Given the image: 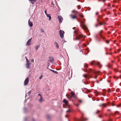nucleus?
I'll use <instances>...</instances> for the list:
<instances>
[{"label": "nucleus", "instance_id": "f257e3e1", "mask_svg": "<svg viewBox=\"0 0 121 121\" xmlns=\"http://www.w3.org/2000/svg\"><path fill=\"white\" fill-rule=\"evenodd\" d=\"M77 20L78 22H80V23L81 24L80 26L86 32H88V30L87 29V28L85 24L84 19H82L80 21H79V20Z\"/></svg>", "mask_w": 121, "mask_h": 121}, {"label": "nucleus", "instance_id": "f03ea898", "mask_svg": "<svg viewBox=\"0 0 121 121\" xmlns=\"http://www.w3.org/2000/svg\"><path fill=\"white\" fill-rule=\"evenodd\" d=\"M85 71H87L89 73H90L91 72H92V73L95 75V76H94V78H96L97 77V74L99 73V71H98V72H96L95 71V70H92L91 69H89V70L88 71L87 70H84Z\"/></svg>", "mask_w": 121, "mask_h": 121}, {"label": "nucleus", "instance_id": "7ed1b4c3", "mask_svg": "<svg viewBox=\"0 0 121 121\" xmlns=\"http://www.w3.org/2000/svg\"><path fill=\"white\" fill-rule=\"evenodd\" d=\"M74 33L75 34V37L76 40H79L83 37V36L82 35L78 34L75 30H74Z\"/></svg>", "mask_w": 121, "mask_h": 121}, {"label": "nucleus", "instance_id": "20e7f679", "mask_svg": "<svg viewBox=\"0 0 121 121\" xmlns=\"http://www.w3.org/2000/svg\"><path fill=\"white\" fill-rule=\"evenodd\" d=\"M90 64L91 65H98L100 68L101 67V66L100 63L98 62H95L94 61H91Z\"/></svg>", "mask_w": 121, "mask_h": 121}, {"label": "nucleus", "instance_id": "39448f33", "mask_svg": "<svg viewBox=\"0 0 121 121\" xmlns=\"http://www.w3.org/2000/svg\"><path fill=\"white\" fill-rule=\"evenodd\" d=\"M64 32L61 30L59 31V33L60 37L62 39H63L64 36Z\"/></svg>", "mask_w": 121, "mask_h": 121}, {"label": "nucleus", "instance_id": "423d86ee", "mask_svg": "<svg viewBox=\"0 0 121 121\" xmlns=\"http://www.w3.org/2000/svg\"><path fill=\"white\" fill-rule=\"evenodd\" d=\"M97 21L98 22L99 25L100 26L102 25H105L106 24L104 22V21L101 22L100 21L99 19H97Z\"/></svg>", "mask_w": 121, "mask_h": 121}, {"label": "nucleus", "instance_id": "0eeeda50", "mask_svg": "<svg viewBox=\"0 0 121 121\" xmlns=\"http://www.w3.org/2000/svg\"><path fill=\"white\" fill-rule=\"evenodd\" d=\"M29 81V78H26L25 79V81H24V85L26 86V85L27 84H28Z\"/></svg>", "mask_w": 121, "mask_h": 121}, {"label": "nucleus", "instance_id": "6e6552de", "mask_svg": "<svg viewBox=\"0 0 121 121\" xmlns=\"http://www.w3.org/2000/svg\"><path fill=\"white\" fill-rule=\"evenodd\" d=\"M58 18L59 22L61 23L62 22V21L63 20V17L60 15L58 16Z\"/></svg>", "mask_w": 121, "mask_h": 121}, {"label": "nucleus", "instance_id": "1a4fd4ad", "mask_svg": "<svg viewBox=\"0 0 121 121\" xmlns=\"http://www.w3.org/2000/svg\"><path fill=\"white\" fill-rule=\"evenodd\" d=\"M102 31H103L102 30H101V31H100L99 32V34L100 37H101V38L104 39H105V37H103V36L101 34L102 33Z\"/></svg>", "mask_w": 121, "mask_h": 121}, {"label": "nucleus", "instance_id": "9d476101", "mask_svg": "<svg viewBox=\"0 0 121 121\" xmlns=\"http://www.w3.org/2000/svg\"><path fill=\"white\" fill-rule=\"evenodd\" d=\"M54 61V59L53 57L52 56H50L49 57V61L51 62L52 63Z\"/></svg>", "mask_w": 121, "mask_h": 121}, {"label": "nucleus", "instance_id": "9b49d317", "mask_svg": "<svg viewBox=\"0 0 121 121\" xmlns=\"http://www.w3.org/2000/svg\"><path fill=\"white\" fill-rule=\"evenodd\" d=\"M63 102L65 103L67 106H68V101L65 99H64L63 100Z\"/></svg>", "mask_w": 121, "mask_h": 121}, {"label": "nucleus", "instance_id": "f8f14e48", "mask_svg": "<svg viewBox=\"0 0 121 121\" xmlns=\"http://www.w3.org/2000/svg\"><path fill=\"white\" fill-rule=\"evenodd\" d=\"M31 63H27L26 64V67L27 69L30 68L31 66L30 65H31Z\"/></svg>", "mask_w": 121, "mask_h": 121}, {"label": "nucleus", "instance_id": "ddd939ff", "mask_svg": "<svg viewBox=\"0 0 121 121\" xmlns=\"http://www.w3.org/2000/svg\"><path fill=\"white\" fill-rule=\"evenodd\" d=\"M32 38L29 39L27 42L26 45L27 46L29 45L31 43Z\"/></svg>", "mask_w": 121, "mask_h": 121}, {"label": "nucleus", "instance_id": "4468645a", "mask_svg": "<svg viewBox=\"0 0 121 121\" xmlns=\"http://www.w3.org/2000/svg\"><path fill=\"white\" fill-rule=\"evenodd\" d=\"M28 24L30 27H32L33 25V24L30 21V19H29L28 21Z\"/></svg>", "mask_w": 121, "mask_h": 121}, {"label": "nucleus", "instance_id": "2eb2a0df", "mask_svg": "<svg viewBox=\"0 0 121 121\" xmlns=\"http://www.w3.org/2000/svg\"><path fill=\"white\" fill-rule=\"evenodd\" d=\"M87 120V119H86L84 118L83 116L80 119L81 121H85Z\"/></svg>", "mask_w": 121, "mask_h": 121}, {"label": "nucleus", "instance_id": "dca6fc26", "mask_svg": "<svg viewBox=\"0 0 121 121\" xmlns=\"http://www.w3.org/2000/svg\"><path fill=\"white\" fill-rule=\"evenodd\" d=\"M54 44L55 46L57 48H59L58 44L56 41L55 43Z\"/></svg>", "mask_w": 121, "mask_h": 121}, {"label": "nucleus", "instance_id": "f3484780", "mask_svg": "<svg viewBox=\"0 0 121 121\" xmlns=\"http://www.w3.org/2000/svg\"><path fill=\"white\" fill-rule=\"evenodd\" d=\"M70 16L73 19H75L76 18V16L74 15H71Z\"/></svg>", "mask_w": 121, "mask_h": 121}, {"label": "nucleus", "instance_id": "a211bd4d", "mask_svg": "<svg viewBox=\"0 0 121 121\" xmlns=\"http://www.w3.org/2000/svg\"><path fill=\"white\" fill-rule=\"evenodd\" d=\"M47 16V17L49 18V20H50L51 19V17L50 16V15L49 14H47L46 15Z\"/></svg>", "mask_w": 121, "mask_h": 121}, {"label": "nucleus", "instance_id": "6ab92c4d", "mask_svg": "<svg viewBox=\"0 0 121 121\" xmlns=\"http://www.w3.org/2000/svg\"><path fill=\"white\" fill-rule=\"evenodd\" d=\"M29 0L32 4H33L36 1L35 0Z\"/></svg>", "mask_w": 121, "mask_h": 121}, {"label": "nucleus", "instance_id": "aec40b11", "mask_svg": "<svg viewBox=\"0 0 121 121\" xmlns=\"http://www.w3.org/2000/svg\"><path fill=\"white\" fill-rule=\"evenodd\" d=\"M102 105L104 107H106L107 106V104L105 103H102Z\"/></svg>", "mask_w": 121, "mask_h": 121}, {"label": "nucleus", "instance_id": "412c9836", "mask_svg": "<svg viewBox=\"0 0 121 121\" xmlns=\"http://www.w3.org/2000/svg\"><path fill=\"white\" fill-rule=\"evenodd\" d=\"M39 102H42L43 101V98L42 96H41V97H40V98L39 99Z\"/></svg>", "mask_w": 121, "mask_h": 121}, {"label": "nucleus", "instance_id": "4be33fe9", "mask_svg": "<svg viewBox=\"0 0 121 121\" xmlns=\"http://www.w3.org/2000/svg\"><path fill=\"white\" fill-rule=\"evenodd\" d=\"M71 110L70 109H69L68 110L66 111V112L67 113H68L71 112Z\"/></svg>", "mask_w": 121, "mask_h": 121}, {"label": "nucleus", "instance_id": "5701e85b", "mask_svg": "<svg viewBox=\"0 0 121 121\" xmlns=\"http://www.w3.org/2000/svg\"><path fill=\"white\" fill-rule=\"evenodd\" d=\"M47 118L48 120L50 119V116L49 115H47Z\"/></svg>", "mask_w": 121, "mask_h": 121}, {"label": "nucleus", "instance_id": "b1692460", "mask_svg": "<svg viewBox=\"0 0 121 121\" xmlns=\"http://www.w3.org/2000/svg\"><path fill=\"white\" fill-rule=\"evenodd\" d=\"M39 47V46H36L35 47V48L36 50H37Z\"/></svg>", "mask_w": 121, "mask_h": 121}, {"label": "nucleus", "instance_id": "393cba45", "mask_svg": "<svg viewBox=\"0 0 121 121\" xmlns=\"http://www.w3.org/2000/svg\"><path fill=\"white\" fill-rule=\"evenodd\" d=\"M84 66L86 68H87L88 67V66L86 64H85L84 65Z\"/></svg>", "mask_w": 121, "mask_h": 121}, {"label": "nucleus", "instance_id": "a878e982", "mask_svg": "<svg viewBox=\"0 0 121 121\" xmlns=\"http://www.w3.org/2000/svg\"><path fill=\"white\" fill-rule=\"evenodd\" d=\"M71 94L72 96H73L74 93L72 91L71 92Z\"/></svg>", "mask_w": 121, "mask_h": 121}, {"label": "nucleus", "instance_id": "bb28decb", "mask_svg": "<svg viewBox=\"0 0 121 121\" xmlns=\"http://www.w3.org/2000/svg\"><path fill=\"white\" fill-rule=\"evenodd\" d=\"M112 66V65H111L109 64L108 66V67L109 68H111Z\"/></svg>", "mask_w": 121, "mask_h": 121}, {"label": "nucleus", "instance_id": "cd10ccee", "mask_svg": "<svg viewBox=\"0 0 121 121\" xmlns=\"http://www.w3.org/2000/svg\"><path fill=\"white\" fill-rule=\"evenodd\" d=\"M98 0L99 2L101 1L103 2H104L105 1V0Z\"/></svg>", "mask_w": 121, "mask_h": 121}, {"label": "nucleus", "instance_id": "c85d7f7f", "mask_svg": "<svg viewBox=\"0 0 121 121\" xmlns=\"http://www.w3.org/2000/svg\"><path fill=\"white\" fill-rule=\"evenodd\" d=\"M27 119V117H25L24 118V121H26Z\"/></svg>", "mask_w": 121, "mask_h": 121}, {"label": "nucleus", "instance_id": "c756f323", "mask_svg": "<svg viewBox=\"0 0 121 121\" xmlns=\"http://www.w3.org/2000/svg\"><path fill=\"white\" fill-rule=\"evenodd\" d=\"M24 110V112H26V111L27 110V108H23Z\"/></svg>", "mask_w": 121, "mask_h": 121}, {"label": "nucleus", "instance_id": "7c9ffc66", "mask_svg": "<svg viewBox=\"0 0 121 121\" xmlns=\"http://www.w3.org/2000/svg\"><path fill=\"white\" fill-rule=\"evenodd\" d=\"M78 111L79 112H81V113H82V116H83V113L80 110H79V109H78Z\"/></svg>", "mask_w": 121, "mask_h": 121}, {"label": "nucleus", "instance_id": "2f4dec72", "mask_svg": "<svg viewBox=\"0 0 121 121\" xmlns=\"http://www.w3.org/2000/svg\"><path fill=\"white\" fill-rule=\"evenodd\" d=\"M105 42L107 43H108L109 42V41L108 40H106L105 41Z\"/></svg>", "mask_w": 121, "mask_h": 121}, {"label": "nucleus", "instance_id": "473e14b6", "mask_svg": "<svg viewBox=\"0 0 121 121\" xmlns=\"http://www.w3.org/2000/svg\"><path fill=\"white\" fill-rule=\"evenodd\" d=\"M26 62L27 63H29V60L27 59V58H26Z\"/></svg>", "mask_w": 121, "mask_h": 121}, {"label": "nucleus", "instance_id": "72a5a7b5", "mask_svg": "<svg viewBox=\"0 0 121 121\" xmlns=\"http://www.w3.org/2000/svg\"><path fill=\"white\" fill-rule=\"evenodd\" d=\"M77 8H78V9H80L81 7H80V6L78 5L77 6Z\"/></svg>", "mask_w": 121, "mask_h": 121}, {"label": "nucleus", "instance_id": "f704fd0d", "mask_svg": "<svg viewBox=\"0 0 121 121\" xmlns=\"http://www.w3.org/2000/svg\"><path fill=\"white\" fill-rule=\"evenodd\" d=\"M30 93H27V94H26V96H25V98H26V96H27V95H28L29 96V95H30Z\"/></svg>", "mask_w": 121, "mask_h": 121}, {"label": "nucleus", "instance_id": "c9c22d12", "mask_svg": "<svg viewBox=\"0 0 121 121\" xmlns=\"http://www.w3.org/2000/svg\"><path fill=\"white\" fill-rule=\"evenodd\" d=\"M54 73L56 74H57L58 73L57 71L54 70Z\"/></svg>", "mask_w": 121, "mask_h": 121}, {"label": "nucleus", "instance_id": "e433bc0d", "mask_svg": "<svg viewBox=\"0 0 121 121\" xmlns=\"http://www.w3.org/2000/svg\"><path fill=\"white\" fill-rule=\"evenodd\" d=\"M113 2L114 3H116L117 2L116 0H114Z\"/></svg>", "mask_w": 121, "mask_h": 121}, {"label": "nucleus", "instance_id": "4c0bfd02", "mask_svg": "<svg viewBox=\"0 0 121 121\" xmlns=\"http://www.w3.org/2000/svg\"><path fill=\"white\" fill-rule=\"evenodd\" d=\"M41 31L42 32H43V33H44V30L42 29H41Z\"/></svg>", "mask_w": 121, "mask_h": 121}, {"label": "nucleus", "instance_id": "58836bf2", "mask_svg": "<svg viewBox=\"0 0 121 121\" xmlns=\"http://www.w3.org/2000/svg\"><path fill=\"white\" fill-rule=\"evenodd\" d=\"M116 91L117 92H119L120 91V89H117L116 90Z\"/></svg>", "mask_w": 121, "mask_h": 121}, {"label": "nucleus", "instance_id": "ea45409f", "mask_svg": "<svg viewBox=\"0 0 121 121\" xmlns=\"http://www.w3.org/2000/svg\"><path fill=\"white\" fill-rule=\"evenodd\" d=\"M43 77V76L41 75L40 77L39 78V79H41Z\"/></svg>", "mask_w": 121, "mask_h": 121}, {"label": "nucleus", "instance_id": "a19ab883", "mask_svg": "<svg viewBox=\"0 0 121 121\" xmlns=\"http://www.w3.org/2000/svg\"><path fill=\"white\" fill-rule=\"evenodd\" d=\"M44 13H45V14L46 15V14H47V10H46L44 11Z\"/></svg>", "mask_w": 121, "mask_h": 121}, {"label": "nucleus", "instance_id": "79ce46f5", "mask_svg": "<svg viewBox=\"0 0 121 121\" xmlns=\"http://www.w3.org/2000/svg\"><path fill=\"white\" fill-rule=\"evenodd\" d=\"M100 112V111L99 110L97 111V112H96V114H97L99 112Z\"/></svg>", "mask_w": 121, "mask_h": 121}, {"label": "nucleus", "instance_id": "37998d69", "mask_svg": "<svg viewBox=\"0 0 121 121\" xmlns=\"http://www.w3.org/2000/svg\"><path fill=\"white\" fill-rule=\"evenodd\" d=\"M119 112L118 111H116L115 112V114H117V113H119Z\"/></svg>", "mask_w": 121, "mask_h": 121}, {"label": "nucleus", "instance_id": "c03bdc74", "mask_svg": "<svg viewBox=\"0 0 121 121\" xmlns=\"http://www.w3.org/2000/svg\"><path fill=\"white\" fill-rule=\"evenodd\" d=\"M121 106V105H117V107H120Z\"/></svg>", "mask_w": 121, "mask_h": 121}, {"label": "nucleus", "instance_id": "a18cd8bd", "mask_svg": "<svg viewBox=\"0 0 121 121\" xmlns=\"http://www.w3.org/2000/svg\"><path fill=\"white\" fill-rule=\"evenodd\" d=\"M49 69L51 71L54 72V70H52V69Z\"/></svg>", "mask_w": 121, "mask_h": 121}, {"label": "nucleus", "instance_id": "49530a36", "mask_svg": "<svg viewBox=\"0 0 121 121\" xmlns=\"http://www.w3.org/2000/svg\"><path fill=\"white\" fill-rule=\"evenodd\" d=\"M75 105L77 107H78L79 105V104H75Z\"/></svg>", "mask_w": 121, "mask_h": 121}, {"label": "nucleus", "instance_id": "de8ad7c7", "mask_svg": "<svg viewBox=\"0 0 121 121\" xmlns=\"http://www.w3.org/2000/svg\"><path fill=\"white\" fill-rule=\"evenodd\" d=\"M110 104V102H108L107 103V104H106L107 105H108V104Z\"/></svg>", "mask_w": 121, "mask_h": 121}, {"label": "nucleus", "instance_id": "09e8293b", "mask_svg": "<svg viewBox=\"0 0 121 121\" xmlns=\"http://www.w3.org/2000/svg\"><path fill=\"white\" fill-rule=\"evenodd\" d=\"M29 97L27 98V99H25V102H26V101H27V99H29Z\"/></svg>", "mask_w": 121, "mask_h": 121}, {"label": "nucleus", "instance_id": "8fccbe9b", "mask_svg": "<svg viewBox=\"0 0 121 121\" xmlns=\"http://www.w3.org/2000/svg\"><path fill=\"white\" fill-rule=\"evenodd\" d=\"M31 61L32 62H34V60L33 59H32L31 60Z\"/></svg>", "mask_w": 121, "mask_h": 121}, {"label": "nucleus", "instance_id": "3c124183", "mask_svg": "<svg viewBox=\"0 0 121 121\" xmlns=\"http://www.w3.org/2000/svg\"><path fill=\"white\" fill-rule=\"evenodd\" d=\"M108 121H112V119H111L110 118H109V120Z\"/></svg>", "mask_w": 121, "mask_h": 121}, {"label": "nucleus", "instance_id": "603ef678", "mask_svg": "<svg viewBox=\"0 0 121 121\" xmlns=\"http://www.w3.org/2000/svg\"><path fill=\"white\" fill-rule=\"evenodd\" d=\"M79 101L80 103H81L82 102V100H79Z\"/></svg>", "mask_w": 121, "mask_h": 121}, {"label": "nucleus", "instance_id": "864d4df0", "mask_svg": "<svg viewBox=\"0 0 121 121\" xmlns=\"http://www.w3.org/2000/svg\"><path fill=\"white\" fill-rule=\"evenodd\" d=\"M99 117L100 118H101L102 117V116H101L100 115H99Z\"/></svg>", "mask_w": 121, "mask_h": 121}, {"label": "nucleus", "instance_id": "5fc2aeb1", "mask_svg": "<svg viewBox=\"0 0 121 121\" xmlns=\"http://www.w3.org/2000/svg\"><path fill=\"white\" fill-rule=\"evenodd\" d=\"M38 95L40 96V97H41V96H42L40 94H39Z\"/></svg>", "mask_w": 121, "mask_h": 121}, {"label": "nucleus", "instance_id": "6e6d98bb", "mask_svg": "<svg viewBox=\"0 0 121 121\" xmlns=\"http://www.w3.org/2000/svg\"><path fill=\"white\" fill-rule=\"evenodd\" d=\"M31 93V91H30L28 92V93H30V94Z\"/></svg>", "mask_w": 121, "mask_h": 121}, {"label": "nucleus", "instance_id": "4d7b16f0", "mask_svg": "<svg viewBox=\"0 0 121 121\" xmlns=\"http://www.w3.org/2000/svg\"><path fill=\"white\" fill-rule=\"evenodd\" d=\"M51 4H52L53 5H54L53 2H51Z\"/></svg>", "mask_w": 121, "mask_h": 121}, {"label": "nucleus", "instance_id": "13d9d810", "mask_svg": "<svg viewBox=\"0 0 121 121\" xmlns=\"http://www.w3.org/2000/svg\"><path fill=\"white\" fill-rule=\"evenodd\" d=\"M98 12H97L96 13V15H97L98 14Z\"/></svg>", "mask_w": 121, "mask_h": 121}, {"label": "nucleus", "instance_id": "bf43d9fd", "mask_svg": "<svg viewBox=\"0 0 121 121\" xmlns=\"http://www.w3.org/2000/svg\"><path fill=\"white\" fill-rule=\"evenodd\" d=\"M68 115H66L65 116L66 117H68Z\"/></svg>", "mask_w": 121, "mask_h": 121}, {"label": "nucleus", "instance_id": "052dcab7", "mask_svg": "<svg viewBox=\"0 0 121 121\" xmlns=\"http://www.w3.org/2000/svg\"><path fill=\"white\" fill-rule=\"evenodd\" d=\"M115 71L117 72L118 71V70H117L116 69H115Z\"/></svg>", "mask_w": 121, "mask_h": 121}, {"label": "nucleus", "instance_id": "680f3d73", "mask_svg": "<svg viewBox=\"0 0 121 121\" xmlns=\"http://www.w3.org/2000/svg\"><path fill=\"white\" fill-rule=\"evenodd\" d=\"M102 106V104H100L99 105V106L100 107H101Z\"/></svg>", "mask_w": 121, "mask_h": 121}, {"label": "nucleus", "instance_id": "e2e57ef3", "mask_svg": "<svg viewBox=\"0 0 121 121\" xmlns=\"http://www.w3.org/2000/svg\"><path fill=\"white\" fill-rule=\"evenodd\" d=\"M107 110L108 111H111V110L110 109H108Z\"/></svg>", "mask_w": 121, "mask_h": 121}, {"label": "nucleus", "instance_id": "0e129e2a", "mask_svg": "<svg viewBox=\"0 0 121 121\" xmlns=\"http://www.w3.org/2000/svg\"><path fill=\"white\" fill-rule=\"evenodd\" d=\"M111 5V4H108V6H110Z\"/></svg>", "mask_w": 121, "mask_h": 121}, {"label": "nucleus", "instance_id": "69168bd1", "mask_svg": "<svg viewBox=\"0 0 121 121\" xmlns=\"http://www.w3.org/2000/svg\"><path fill=\"white\" fill-rule=\"evenodd\" d=\"M115 105L114 104H113L112 105V106H114Z\"/></svg>", "mask_w": 121, "mask_h": 121}, {"label": "nucleus", "instance_id": "338daca9", "mask_svg": "<svg viewBox=\"0 0 121 121\" xmlns=\"http://www.w3.org/2000/svg\"><path fill=\"white\" fill-rule=\"evenodd\" d=\"M95 26L96 27H97L98 26V25L96 24L95 25Z\"/></svg>", "mask_w": 121, "mask_h": 121}, {"label": "nucleus", "instance_id": "774afa93", "mask_svg": "<svg viewBox=\"0 0 121 121\" xmlns=\"http://www.w3.org/2000/svg\"><path fill=\"white\" fill-rule=\"evenodd\" d=\"M32 121H35V120L34 119H33Z\"/></svg>", "mask_w": 121, "mask_h": 121}]
</instances>
